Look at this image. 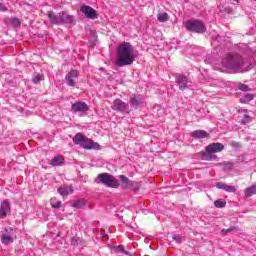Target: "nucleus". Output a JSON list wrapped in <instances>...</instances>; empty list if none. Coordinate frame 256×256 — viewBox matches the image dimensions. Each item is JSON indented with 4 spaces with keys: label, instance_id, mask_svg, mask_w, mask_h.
<instances>
[{
    "label": "nucleus",
    "instance_id": "obj_14",
    "mask_svg": "<svg viewBox=\"0 0 256 256\" xmlns=\"http://www.w3.org/2000/svg\"><path fill=\"white\" fill-rule=\"evenodd\" d=\"M223 149H225V146L219 142H214L209 144L206 147V152L211 154V153H221V151H223Z\"/></svg>",
    "mask_w": 256,
    "mask_h": 256
},
{
    "label": "nucleus",
    "instance_id": "obj_6",
    "mask_svg": "<svg viewBox=\"0 0 256 256\" xmlns=\"http://www.w3.org/2000/svg\"><path fill=\"white\" fill-rule=\"evenodd\" d=\"M72 141L74 145H80L82 149H93V142L89 141L87 136L77 133L73 138Z\"/></svg>",
    "mask_w": 256,
    "mask_h": 256
},
{
    "label": "nucleus",
    "instance_id": "obj_39",
    "mask_svg": "<svg viewBox=\"0 0 256 256\" xmlns=\"http://www.w3.org/2000/svg\"><path fill=\"white\" fill-rule=\"evenodd\" d=\"M24 5H29V3L25 2Z\"/></svg>",
    "mask_w": 256,
    "mask_h": 256
},
{
    "label": "nucleus",
    "instance_id": "obj_23",
    "mask_svg": "<svg viewBox=\"0 0 256 256\" xmlns=\"http://www.w3.org/2000/svg\"><path fill=\"white\" fill-rule=\"evenodd\" d=\"M112 251H113V253H123V255H131V253H129V251L125 250V247H123V245L113 246Z\"/></svg>",
    "mask_w": 256,
    "mask_h": 256
},
{
    "label": "nucleus",
    "instance_id": "obj_26",
    "mask_svg": "<svg viewBox=\"0 0 256 256\" xmlns=\"http://www.w3.org/2000/svg\"><path fill=\"white\" fill-rule=\"evenodd\" d=\"M157 19L160 23H166V21H169V15L167 13H160L157 15Z\"/></svg>",
    "mask_w": 256,
    "mask_h": 256
},
{
    "label": "nucleus",
    "instance_id": "obj_27",
    "mask_svg": "<svg viewBox=\"0 0 256 256\" xmlns=\"http://www.w3.org/2000/svg\"><path fill=\"white\" fill-rule=\"evenodd\" d=\"M214 205H215V207H217V209H223V207H225V205H227V202L224 201L223 199H218V200L214 201Z\"/></svg>",
    "mask_w": 256,
    "mask_h": 256
},
{
    "label": "nucleus",
    "instance_id": "obj_35",
    "mask_svg": "<svg viewBox=\"0 0 256 256\" xmlns=\"http://www.w3.org/2000/svg\"><path fill=\"white\" fill-rule=\"evenodd\" d=\"M245 101H253V94H246L244 96Z\"/></svg>",
    "mask_w": 256,
    "mask_h": 256
},
{
    "label": "nucleus",
    "instance_id": "obj_11",
    "mask_svg": "<svg viewBox=\"0 0 256 256\" xmlns=\"http://www.w3.org/2000/svg\"><path fill=\"white\" fill-rule=\"evenodd\" d=\"M118 179L120 180L123 189H137L138 187L137 182L130 180L125 175H119Z\"/></svg>",
    "mask_w": 256,
    "mask_h": 256
},
{
    "label": "nucleus",
    "instance_id": "obj_15",
    "mask_svg": "<svg viewBox=\"0 0 256 256\" xmlns=\"http://www.w3.org/2000/svg\"><path fill=\"white\" fill-rule=\"evenodd\" d=\"M9 211H11V204H9L8 200H3L0 203V219H5Z\"/></svg>",
    "mask_w": 256,
    "mask_h": 256
},
{
    "label": "nucleus",
    "instance_id": "obj_18",
    "mask_svg": "<svg viewBox=\"0 0 256 256\" xmlns=\"http://www.w3.org/2000/svg\"><path fill=\"white\" fill-rule=\"evenodd\" d=\"M49 165H51L52 167H61L65 165V157L61 155L54 156Z\"/></svg>",
    "mask_w": 256,
    "mask_h": 256
},
{
    "label": "nucleus",
    "instance_id": "obj_3",
    "mask_svg": "<svg viewBox=\"0 0 256 256\" xmlns=\"http://www.w3.org/2000/svg\"><path fill=\"white\" fill-rule=\"evenodd\" d=\"M47 15L52 25H73L75 23V17L65 12L55 14L53 11H48Z\"/></svg>",
    "mask_w": 256,
    "mask_h": 256
},
{
    "label": "nucleus",
    "instance_id": "obj_19",
    "mask_svg": "<svg viewBox=\"0 0 256 256\" xmlns=\"http://www.w3.org/2000/svg\"><path fill=\"white\" fill-rule=\"evenodd\" d=\"M191 137H193V139H207L209 133L205 130H196L191 132Z\"/></svg>",
    "mask_w": 256,
    "mask_h": 256
},
{
    "label": "nucleus",
    "instance_id": "obj_34",
    "mask_svg": "<svg viewBox=\"0 0 256 256\" xmlns=\"http://www.w3.org/2000/svg\"><path fill=\"white\" fill-rule=\"evenodd\" d=\"M238 89L239 91H249V86H247L246 84H239Z\"/></svg>",
    "mask_w": 256,
    "mask_h": 256
},
{
    "label": "nucleus",
    "instance_id": "obj_13",
    "mask_svg": "<svg viewBox=\"0 0 256 256\" xmlns=\"http://www.w3.org/2000/svg\"><path fill=\"white\" fill-rule=\"evenodd\" d=\"M71 111L73 113H85L89 111V105L83 101H78L72 104Z\"/></svg>",
    "mask_w": 256,
    "mask_h": 256
},
{
    "label": "nucleus",
    "instance_id": "obj_25",
    "mask_svg": "<svg viewBox=\"0 0 256 256\" xmlns=\"http://www.w3.org/2000/svg\"><path fill=\"white\" fill-rule=\"evenodd\" d=\"M50 205L53 209H59L61 208L62 202L60 200H57V198H52L50 200Z\"/></svg>",
    "mask_w": 256,
    "mask_h": 256
},
{
    "label": "nucleus",
    "instance_id": "obj_28",
    "mask_svg": "<svg viewBox=\"0 0 256 256\" xmlns=\"http://www.w3.org/2000/svg\"><path fill=\"white\" fill-rule=\"evenodd\" d=\"M235 164L233 162H225L223 164V171H231V169H233V166Z\"/></svg>",
    "mask_w": 256,
    "mask_h": 256
},
{
    "label": "nucleus",
    "instance_id": "obj_17",
    "mask_svg": "<svg viewBox=\"0 0 256 256\" xmlns=\"http://www.w3.org/2000/svg\"><path fill=\"white\" fill-rule=\"evenodd\" d=\"M215 187L216 189H222V191H226V193H235V191H237V188H235V186H231L223 182H217Z\"/></svg>",
    "mask_w": 256,
    "mask_h": 256
},
{
    "label": "nucleus",
    "instance_id": "obj_16",
    "mask_svg": "<svg viewBox=\"0 0 256 256\" xmlns=\"http://www.w3.org/2000/svg\"><path fill=\"white\" fill-rule=\"evenodd\" d=\"M5 231L8 234L1 235V243L3 245H9L10 243H13V235H11V231H13V228H6Z\"/></svg>",
    "mask_w": 256,
    "mask_h": 256
},
{
    "label": "nucleus",
    "instance_id": "obj_1",
    "mask_svg": "<svg viewBox=\"0 0 256 256\" xmlns=\"http://www.w3.org/2000/svg\"><path fill=\"white\" fill-rule=\"evenodd\" d=\"M139 57V51L133 48L129 42H122L116 49V67H127L133 65L135 60Z\"/></svg>",
    "mask_w": 256,
    "mask_h": 256
},
{
    "label": "nucleus",
    "instance_id": "obj_5",
    "mask_svg": "<svg viewBox=\"0 0 256 256\" xmlns=\"http://www.w3.org/2000/svg\"><path fill=\"white\" fill-rule=\"evenodd\" d=\"M98 181L99 183L105 185V187H109L110 189H119L121 185L119 183V180L109 173L98 174Z\"/></svg>",
    "mask_w": 256,
    "mask_h": 256
},
{
    "label": "nucleus",
    "instance_id": "obj_22",
    "mask_svg": "<svg viewBox=\"0 0 256 256\" xmlns=\"http://www.w3.org/2000/svg\"><path fill=\"white\" fill-rule=\"evenodd\" d=\"M58 193L62 195V197H67L70 193H73V188L71 187H60L58 188Z\"/></svg>",
    "mask_w": 256,
    "mask_h": 256
},
{
    "label": "nucleus",
    "instance_id": "obj_8",
    "mask_svg": "<svg viewBox=\"0 0 256 256\" xmlns=\"http://www.w3.org/2000/svg\"><path fill=\"white\" fill-rule=\"evenodd\" d=\"M145 103V97L141 94H132L129 97V104L132 109H139V107H143Z\"/></svg>",
    "mask_w": 256,
    "mask_h": 256
},
{
    "label": "nucleus",
    "instance_id": "obj_31",
    "mask_svg": "<svg viewBox=\"0 0 256 256\" xmlns=\"http://www.w3.org/2000/svg\"><path fill=\"white\" fill-rule=\"evenodd\" d=\"M217 159H219V157H217V155H215L213 153L206 154V161H217Z\"/></svg>",
    "mask_w": 256,
    "mask_h": 256
},
{
    "label": "nucleus",
    "instance_id": "obj_40",
    "mask_svg": "<svg viewBox=\"0 0 256 256\" xmlns=\"http://www.w3.org/2000/svg\"><path fill=\"white\" fill-rule=\"evenodd\" d=\"M254 1H256V0H254Z\"/></svg>",
    "mask_w": 256,
    "mask_h": 256
},
{
    "label": "nucleus",
    "instance_id": "obj_29",
    "mask_svg": "<svg viewBox=\"0 0 256 256\" xmlns=\"http://www.w3.org/2000/svg\"><path fill=\"white\" fill-rule=\"evenodd\" d=\"M41 81H43V75L42 74H37L36 76H34L32 78V83H35V85H37V83H41Z\"/></svg>",
    "mask_w": 256,
    "mask_h": 256
},
{
    "label": "nucleus",
    "instance_id": "obj_38",
    "mask_svg": "<svg viewBox=\"0 0 256 256\" xmlns=\"http://www.w3.org/2000/svg\"><path fill=\"white\" fill-rule=\"evenodd\" d=\"M92 37H93L94 41H97V35L93 34Z\"/></svg>",
    "mask_w": 256,
    "mask_h": 256
},
{
    "label": "nucleus",
    "instance_id": "obj_32",
    "mask_svg": "<svg viewBox=\"0 0 256 256\" xmlns=\"http://www.w3.org/2000/svg\"><path fill=\"white\" fill-rule=\"evenodd\" d=\"M81 238L79 237H72L71 239V245H73V247H77V245H79L81 243Z\"/></svg>",
    "mask_w": 256,
    "mask_h": 256
},
{
    "label": "nucleus",
    "instance_id": "obj_20",
    "mask_svg": "<svg viewBox=\"0 0 256 256\" xmlns=\"http://www.w3.org/2000/svg\"><path fill=\"white\" fill-rule=\"evenodd\" d=\"M85 205H87V200L80 198V199L74 201L71 204V207H74V209H83V207H85Z\"/></svg>",
    "mask_w": 256,
    "mask_h": 256
},
{
    "label": "nucleus",
    "instance_id": "obj_21",
    "mask_svg": "<svg viewBox=\"0 0 256 256\" xmlns=\"http://www.w3.org/2000/svg\"><path fill=\"white\" fill-rule=\"evenodd\" d=\"M4 23H6V25L10 24L12 27H19L21 25V20H19V18H6Z\"/></svg>",
    "mask_w": 256,
    "mask_h": 256
},
{
    "label": "nucleus",
    "instance_id": "obj_4",
    "mask_svg": "<svg viewBox=\"0 0 256 256\" xmlns=\"http://www.w3.org/2000/svg\"><path fill=\"white\" fill-rule=\"evenodd\" d=\"M186 30L191 33L202 34L207 31V26H205V22L199 19L187 20L185 24Z\"/></svg>",
    "mask_w": 256,
    "mask_h": 256
},
{
    "label": "nucleus",
    "instance_id": "obj_36",
    "mask_svg": "<svg viewBox=\"0 0 256 256\" xmlns=\"http://www.w3.org/2000/svg\"><path fill=\"white\" fill-rule=\"evenodd\" d=\"M0 11H7V8L3 5V3H0Z\"/></svg>",
    "mask_w": 256,
    "mask_h": 256
},
{
    "label": "nucleus",
    "instance_id": "obj_12",
    "mask_svg": "<svg viewBox=\"0 0 256 256\" xmlns=\"http://www.w3.org/2000/svg\"><path fill=\"white\" fill-rule=\"evenodd\" d=\"M80 11L85 15L86 19H97V10L93 9L91 6H81Z\"/></svg>",
    "mask_w": 256,
    "mask_h": 256
},
{
    "label": "nucleus",
    "instance_id": "obj_24",
    "mask_svg": "<svg viewBox=\"0 0 256 256\" xmlns=\"http://www.w3.org/2000/svg\"><path fill=\"white\" fill-rule=\"evenodd\" d=\"M237 231H239V228L237 226H231L228 229H222L221 233L222 235H227L229 233H237Z\"/></svg>",
    "mask_w": 256,
    "mask_h": 256
},
{
    "label": "nucleus",
    "instance_id": "obj_7",
    "mask_svg": "<svg viewBox=\"0 0 256 256\" xmlns=\"http://www.w3.org/2000/svg\"><path fill=\"white\" fill-rule=\"evenodd\" d=\"M175 82L178 85L180 91H185V89H189V87H192L193 85V82L191 81V79H189V77L182 74L176 76Z\"/></svg>",
    "mask_w": 256,
    "mask_h": 256
},
{
    "label": "nucleus",
    "instance_id": "obj_37",
    "mask_svg": "<svg viewBox=\"0 0 256 256\" xmlns=\"http://www.w3.org/2000/svg\"><path fill=\"white\" fill-rule=\"evenodd\" d=\"M224 10L226 11V13H231V9L230 8H225Z\"/></svg>",
    "mask_w": 256,
    "mask_h": 256
},
{
    "label": "nucleus",
    "instance_id": "obj_9",
    "mask_svg": "<svg viewBox=\"0 0 256 256\" xmlns=\"http://www.w3.org/2000/svg\"><path fill=\"white\" fill-rule=\"evenodd\" d=\"M112 110L119 111L120 113H127V115L131 113V110H129V104L123 102L121 99L114 100Z\"/></svg>",
    "mask_w": 256,
    "mask_h": 256
},
{
    "label": "nucleus",
    "instance_id": "obj_30",
    "mask_svg": "<svg viewBox=\"0 0 256 256\" xmlns=\"http://www.w3.org/2000/svg\"><path fill=\"white\" fill-rule=\"evenodd\" d=\"M172 239H173V241H175L178 244L183 243V237L179 234H173Z\"/></svg>",
    "mask_w": 256,
    "mask_h": 256
},
{
    "label": "nucleus",
    "instance_id": "obj_33",
    "mask_svg": "<svg viewBox=\"0 0 256 256\" xmlns=\"http://www.w3.org/2000/svg\"><path fill=\"white\" fill-rule=\"evenodd\" d=\"M247 123H251V116L245 114L241 120V125H247Z\"/></svg>",
    "mask_w": 256,
    "mask_h": 256
},
{
    "label": "nucleus",
    "instance_id": "obj_2",
    "mask_svg": "<svg viewBox=\"0 0 256 256\" xmlns=\"http://www.w3.org/2000/svg\"><path fill=\"white\" fill-rule=\"evenodd\" d=\"M221 65L225 69L222 71H228V73H231V71H239L241 65H243V57L239 54L229 53L227 57L222 59Z\"/></svg>",
    "mask_w": 256,
    "mask_h": 256
},
{
    "label": "nucleus",
    "instance_id": "obj_10",
    "mask_svg": "<svg viewBox=\"0 0 256 256\" xmlns=\"http://www.w3.org/2000/svg\"><path fill=\"white\" fill-rule=\"evenodd\" d=\"M77 79H79V71L77 70H70L65 76L68 87H76Z\"/></svg>",
    "mask_w": 256,
    "mask_h": 256
}]
</instances>
